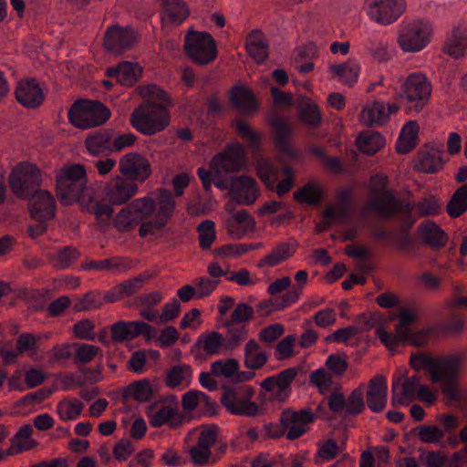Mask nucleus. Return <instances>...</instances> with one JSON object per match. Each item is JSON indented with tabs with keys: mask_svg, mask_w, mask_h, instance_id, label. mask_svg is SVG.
Instances as JSON below:
<instances>
[{
	"mask_svg": "<svg viewBox=\"0 0 467 467\" xmlns=\"http://www.w3.org/2000/svg\"><path fill=\"white\" fill-rule=\"evenodd\" d=\"M175 200L171 192L162 189L131 201L112 218L117 231L128 233L139 225L142 238L161 232L175 212Z\"/></svg>",
	"mask_w": 467,
	"mask_h": 467,
	"instance_id": "obj_1",
	"label": "nucleus"
},
{
	"mask_svg": "<svg viewBox=\"0 0 467 467\" xmlns=\"http://www.w3.org/2000/svg\"><path fill=\"white\" fill-rule=\"evenodd\" d=\"M138 91L147 101L133 110L130 117V125L143 135L162 131L171 122L168 111L171 101L166 93L153 84L140 86Z\"/></svg>",
	"mask_w": 467,
	"mask_h": 467,
	"instance_id": "obj_2",
	"label": "nucleus"
},
{
	"mask_svg": "<svg viewBox=\"0 0 467 467\" xmlns=\"http://www.w3.org/2000/svg\"><path fill=\"white\" fill-rule=\"evenodd\" d=\"M87 184V171L80 164L64 165L56 173L57 196L65 205L76 202L81 203V199L91 193L88 191Z\"/></svg>",
	"mask_w": 467,
	"mask_h": 467,
	"instance_id": "obj_3",
	"label": "nucleus"
},
{
	"mask_svg": "<svg viewBox=\"0 0 467 467\" xmlns=\"http://www.w3.org/2000/svg\"><path fill=\"white\" fill-rule=\"evenodd\" d=\"M67 115L73 126L87 130L104 124L110 117V111L99 101L81 100L71 106Z\"/></svg>",
	"mask_w": 467,
	"mask_h": 467,
	"instance_id": "obj_4",
	"label": "nucleus"
},
{
	"mask_svg": "<svg viewBox=\"0 0 467 467\" xmlns=\"http://www.w3.org/2000/svg\"><path fill=\"white\" fill-rule=\"evenodd\" d=\"M254 395L251 386L238 385L225 388L221 401L231 414L252 417L259 411L258 404L252 401Z\"/></svg>",
	"mask_w": 467,
	"mask_h": 467,
	"instance_id": "obj_5",
	"label": "nucleus"
},
{
	"mask_svg": "<svg viewBox=\"0 0 467 467\" xmlns=\"http://www.w3.org/2000/svg\"><path fill=\"white\" fill-rule=\"evenodd\" d=\"M431 35L432 27L427 22H404L400 29L398 44L405 52H419L429 44Z\"/></svg>",
	"mask_w": 467,
	"mask_h": 467,
	"instance_id": "obj_6",
	"label": "nucleus"
},
{
	"mask_svg": "<svg viewBox=\"0 0 467 467\" xmlns=\"http://www.w3.org/2000/svg\"><path fill=\"white\" fill-rule=\"evenodd\" d=\"M462 363L461 356H449V361L434 368L431 374V382H442L441 392L450 400L459 399L458 379Z\"/></svg>",
	"mask_w": 467,
	"mask_h": 467,
	"instance_id": "obj_7",
	"label": "nucleus"
},
{
	"mask_svg": "<svg viewBox=\"0 0 467 467\" xmlns=\"http://www.w3.org/2000/svg\"><path fill=\"white\" fill-rule=\"evenodd\" d=\"M184 49L187 56L198 65H208L217 57L213 37L206 32H191L185 36Z\"/></svg>",
	"mask_w": 467,
	"mask_h": 467,
	"instance_id": "obj_8",
	"label": "nucleus"
},
{
	"mask_svg": "<svg viewBox=\"0 0 467 467\" xmlns=\"http://www.w3.org/2000/svg\"><path fill=\"white\" fill-rule=\"evenodd\" d=\"M432 87L426 75L421 72L410 74L401 85L400 98L410 108L420 111L428 103Z\"/></svg>",
	"mask_w": 467,
	"mask_h": 467,
	"instance_id": "obj_9",
	"label": "nucleus"
},
{
	"mask_svg": "<svg viewBox=\"0 0 467 467\" xmlns=\"http://www.w3.org/2000/svg\"><path fill=\"white\" fill-rule=\"evenodd\" d=\"M8 183L16 197L25 199L40 185V171L34 164L20 162L11 171Z\"/></svg>",
	"mask_w": 467,
	"mask_h": 467,
	"instance_id": "obj_10",
	"label": "nucleus"
},
{
	"mask_svg": "<svg viewBox=\"0 0 467 467\" xmlns=\"http://www.w3.org/2000/svg\"><path fill=\"white\" fill-rule=\"evenodd\" d=\"M257 175L268 190L275 189L279 196L288 192L294 186V171L289 166H285L283 173L285 179L280 181L279 170L275 167L268 158H260L256 161Z\"/></svg>",
	"mask_w": 467,
	"mask_h": 467,
	"instance_id": "obj_11",
	"label": "nucleus"
},
{
	"mask_svg": "<svg viewBox=\"0 0 467 467\" xmlns=\"http://www.w3.org/2000/svg\"><path fill=\"white\" fill-rule=\"evenodd\" d=\"M246 165V154L241 143L228 145L223 151L214 155L209 164L214 176L236 172Z\"/></svg>",
	"mask_w": 467,
	"mask_h": 467,
	"instance_id": "obj_12",
	"label": "nucleus"
},
{
	"mask_svg": "<svg viewBox=\"0 0 467 467\" xmlns=\"http://www.w3.org/2000/svg\"><path fill=\"white\" fill-rule=\"evenodd\" d=\"M192 434L196 437V443L189 449L191 462L195 466H205L212 458V448L218 438V428L214 425L201 426Z\"/></svg>",
	"mask_w": 467,
	"mask_h": 467,
	"instance_id": "obj_13",
	"label": "nucleus"
},
{
	"mask_svg": "<svg viewBox=\"0 0 467 467\" xmlns=\"http://www.w3.org/2000/svg\"><path fill=\"white\" fill-rule=\"evenodd\" d=\"M413 203H407L396 197L394 192H385L381 195L373 197L362 210L365 214L368 211H373L377 214L390 218L398 214L410 216L414 210Z\"/></svg>",
	"mask_w": 467,
	"mask_h": 467,
	"instance_id": "obj_14",
	"label": "nucleus"
},
{
	"mask_svg": "<svg viewBox=\"0 0 467 467\" xmlns=\"http://www.w3.org/2000/svg\"><path fill=\"white\" fill-rule=\"evenodd\" d=\"M366 13L370 20L383 26H388L404 13L405 0H366Z\"/></svg>",
	"mask_w": 467,
	"mask_h": 467,
	"instance_id": "obj_15",
	"label": "nucleus"
},
{
	"mask_svg": "<svg viewBox=\"0 0 467 467\" xmlns=\"http://www.w3.org/2000/svg\"><path fill=\"white\" fill-rule=\"evenodd\" d=\"M146 415L150 425L160 428L163 425L172 426L178 420L179 403L175 396L170 395L149 405Z\"/></svg>",
	"mask_w": 467,
	"mask_h": 467,
	"instance_id": "obj_16",
	"label": "nucleus"
},
{
	"mask_svg": "<svg viewBox=\"0 0 467 467\" xmlns=\"http://www.w3.org/2000/svg\"><path fill=\"white\" fill-rule=\"evenodd\" d=\"M416 315L409 310H401L395 334L392 335L380 327L376 330V336L389 350H393L400 344L409 343L412 331L410 326L416 321Z\"/></svg>",
	"mask_w": 467,
	"mask_h": 467,
	"instance_id": "obj_17",
	"label": "nucleus"
},
{
	"mask_svg": "<svg viewBox=\"0 0 467 467\" xmlns=\"http://www.w3.org/2000/svg\"><path fill=\"white\" fill-rule=\"evenodd\" d=\"M119 171L132 182H144L151 175V164L147 157L138 152H129L120 157Z\"/></svg>",
	"mask_w": 467,
	"mask_h": 467,
	"instance_id": "obj_18",
	"label": "nucleus"
},
{
	"mask_svg": "<svg viewBox=\"0 0 467 467\" xmlns=\"http://www.w3.org/2000/svg\"><path fill=\"white\" fill-rule=\"evenodd\" d=\"M139 192L136 182L117 175L109 181L104 189V199L111 205H122L131 200Z\"/></svg>",
	"mask_w": 467,
	"mask_h": 467,
	"instance_id": "obj_19",
	"label": "nucleus"
},
{
	"mask_svg": "<svg viewBox=\"0 0 467 467\" xmlns=\"http://www.w3.org/2000/svg\"><path fill=\"white\" fill-rule=\"evenodd\" d=\"M298 374V368H288L261 382V388L275 400L285 401L290 395L291 384Z\"/></svg>",
	"mask_w": 467,
	"mask_h": 467,
	"instance_id": "obj_20",
	"label": "nucleus"
},
{
	"mask_svg": "<svg viewBox=\"0 0 467 467\" xmlns=\"http://www.w3.org/2000/svg\"><path fill=\"white\" fill-rule=\"evenodd\" d=\"M316 419L311 409L306 408L299 411L286 410L281 415V421L286 432L288 440H296L305 434L307 425Z\"/></svg>",
	"mask_w": 467,
	"mask_h": 467,
	"instance_id": "obj_21",
	"label": "nucleus"
},
{
	"mask_svg": "<svg viewBox=\"0 0 467 467\" xmlns=\"http://www.w3.org/2000/svg\"><path fill=\"white\" fill-rule=\"evenodd\" d=\"M137 41V35L130 27H121L118 25L109 26L104 37V46L115 54H121L130 48Z\"/></svg>",
	"mask_w": 467,
	"mask_h": 467,
	"instance_id": "obj_22",
	"label": "nucleus"
},
{
	"mask_svg": "<svg viewBox=\"0 0 467 467\" xmlns=\"http://www.w3.org/2000/svg\"><path fill=\"white\" fill-rule=\"evenodd\" d=\"M229 194L238 204L250 205L256 201L260 192L254 179L248 176H239L232 179Z\"/></svg>",
	"mask_w": 467,
	"mask_h": 467,
	"instance_id": "obj_23",
	"label": "nucleus"
},
{
	"mask_svg": "<svg viewBox=\"0 0 467 467\" xmlns=\"http://www.w3.org/2000/svg\"><path fill=\"white\" fill-rule=\"evenodd\" d=\"M350 197L349 190H342L337 195V202L325 208L323 219L326 226L345 223L348 221L352 210Z\"/></svg>",
	"mask_w": 467,
	"mask_h": 467,
	"instance_id": "obj_24",
	"label": "nucleus"
},
{
	"mask_svg": "<svg viewBox=\"0 0 467 467\" xmlns=\"http://www.w3.org/2000/svg\"><path fill=\"white\" fill-rule=\"evenodd\" d=\"M420 381L419 376L400 377L392 381L391 404L392 406H408L416 398V390Z\"/></svg>",
	"mask_w": 467,
	"mask_h": 467,
	"instance_id": "obj_25",
	"label": "nucleus"
},
{
	"mask_svg": "<svg viewBox=\"0 0 467 467\" xmlns=\"http://www.w3.org/2000/svg\"><path fill=\"white\" fill-rule=\"evenodd\" d=\"M155 334L154 327L142 321H119L111 327L112 339L117 342L130 340L139 335L150 338Z\"/></svg>",
	"mask_w": 467,
	"mask_h": 467,
	"instance_id": "obj_26",
	"label": "nucleus"
},
{
	"mask_svg": "<svg viewBox=\"0 0 467 467\" xmlns=\"http://www.w3.org/2000/svg\"><path fill=\"white\" fill-rule=\"evenodd\" d=\"M32 218L38 222L51 220L56 214V202L53 195L45 190L36 191L29 202Z\"/></svg>",
	"mask_w": 467,
	"mask_h": 467,
	"instance_id": "obj_27",
	"label": "nucleus"
},
{
	"mask_svg": "<svg viewBox=\"0 0 467 467\" xmlns=\"http://www.w3.org/2000/svg\"><path fill=\"white\" fill-rule=\"evenodd\" d=\"M399 108L395 104L385 105L379 101H372L366 104L359 115L361 124L372 127L374 125L381 126L387 122L389 116L398 111Z\"/></svg>",
	"mask_w": 467,
	"mask_h": 467,
	"instance_id": "obj_28",
	"label": "nucleus"
},
{
	"mask_svg": "<svg viewBox=\"0 0 467 467\" xmlns=\"http://www.w3.org/2000/svg\"><path fill=\"white\" fill-rule=\"evenodd\" d=\"M387 400V379L382 375H376L368 382L367 405L372 412L379 413L386 408Z\"/></svg>",
	"mask_w": 467,
	"mask_h": 467,
	"instance_id": "obj_29",
	"label": "nucleus"
},
{
	"mask_svg": "<svg viewBox=\"0 0 467 467\" xmlns=\"http://www.w3.org/2000/svg\"><path fill=\"white\" fill-rule=\"evenodd\" d=\"M255 225L254 217L245 210L232 213L225 221L226 232L234 239H241L253 233Z\"/></svg>",
	"mask_w": 467,
	"mask_h": 467,
	"instance_id": "obj_30",
	"label": "nucleus"
},
{
	"mask_svg": "<svg viewBox=\"0 0 467 467\" xmlns=\"http://www.w3.org/2000/svg\"><path fill=\"white\" fill-rule=\"evenodd\" d=\"M16 100L26 108L35 109L44 100V93L39 84L34 79L20 81L16 88Z\"/></svg>",
	"mask_w": 467,
	"mask_h": 467,
	"instance_id": "obj_31",
	"label": "nucleus"
},
{
	"mask_svg": "<svg viewBox=\"0 0 467 467\" xmlns=\"http://www.w3.org/2000/svg\"><path fill=\"white\" fill-rule=\"evenodd\" d=\"M81 207L87 213L93 214L101 229L109 225V221L112 219L114 209L110 203H102L96 200L93 192L88 196H84L81 199Z\"/></svg>",
	"mask_w": 467,
	"mask_h": 467,
	"instance_id": "obj_32",
	"label": "nucleus"
},
{
	"mask_svg": "<svg viewBox=\"0 0 467 467\" xmlns=\"http://www.w3.org/2000/svg\"><path fill=\"white\" fill-rule=\"evenodd\" d=\"M297 245L294 243H279L269 253L263 256L257 263L259 269H267L280 265L291 258Z\"/></svg>",
	"mask_w": 467,
	"mask_h": 467,
	"instance_id": "obj_33",
	"label": "nucleus"
},
{
	"mask_svg": "<svg viewBox=\"0 0 467 467\" xmlns=\"http://www.w3.org/2000/svg\"><path fill=\"white\" fill-rule=\"evenodd\" d=\"M142 73L141 67L137 63L123 61L116 67H109L107 69V76L115 78L117 81L125 87L134 85Z\"/></svg>",
	"mask_w": 467,
	"mask_h": 467,
	"instance_id": "obj_34",
	"label": "nucleus"
},
{
	"mask_svg": "<svg viewBox=\"0 0 467 467\" xmlns=\"http://www.w3.org/2000/svg\"><path fill=\"white\" fill-rule=\"evenodd\" d=\"M230 100L234 109L246 115L254 114L259 108L254 95L244 87L233 88Z\"/></svg>",
	"mask_w": 467,
	"mask_h": 467,
	"instance_id": "obj_35",
	"label": "nucleus"
},
{
	"mask_svg": "<svg viewBox=\"0 0 467 467\" xmlns=\"http://www.w3.org/2000/svg\"><path fill=\"white\" fill-rule=\"evenodd\" d=\"M33 427L30 424L22 426L11 439V445L6 455H16L34 449L37 442L32 438Z\"/></svg>",
	"mask_w": 467,
	"mask_h": 467,
	"instance_id": "obj_36",
	"label": "nucleus"
},
{
	"mask_svg": "<svg viewBox=\"0 0 467 467\" xmlns=\"http://www.w3.org/2000/svg\"><path fill=\"white\" fill-rule=\"evenodd\" d=\"M443 164L442 151L431 148L419 152L416 169L425 173H435L442 169Z\"/></svg>",
	"mask_w": 467,
	"mask_h": 467,
	"instance_id": "obj_37",
	"label": "nucleus"
},
{
	"mask_svg": "<svg viewBox=\"0 0 467 467\" xmlns=\"http://www.w3.org/2000/svg\"><path fill=\"white\" fill-rule=\"evenodd\" d=\"M246 51L256 62L262 63L268 57V45L265 36L260 30H253L246 37Z\"/></svg>",
	"mask_w": 467,
	"mask_h": 467,
	"instance_id": "obj_38",
	"label": "nucleus"
},
{
	"mask_svg": "<svg viewBox=\"0 0 467 467\" xmlns=\"http://www.w3.org/2000/svg\"><path fill=\"white\" fill-rule=\"evenodd\" d=\"M271 123L275 131L274 142L277 150L283 154L294 157L295 151L288 140L291 134L289 123L282 118H275L272 119Z\"/></svg>",
	"mask_w": 467,
	"mask_h": 467,
	"instance_id": "obj_39",
	"label": "nucleus"
},
{
	"mask_svg": "<svg viewBox=\"0 0 467 467\" xmlns=\"http://www.w3.org/2000/svg\"><path fill=\"white\" fill-rule=\"evenodd\" d=\"M161 5L162 18L173 24H182L189 16V9L182 0H157Z\"/></svg>",
	"mask_w": 467,
	"mask_h": 467,
	"instance_id": "obj_40",
	"label": "nucleus"
},
{
	"mask_svg": "<svg viewBox=\"0 0 467 467\" xmlns=\"http://www.w3.org/2000/svg\"><path fill=\"white\" fill-rule=\"evenodd\" d=\"M267 360V353L254 339H250L245 344L244 349V364L245 368L257 370L262 368Z\"/></svg>",
	"mask_w": 467,
	"mask_h": 467,
	"instance_id": "obj_41",
	"label": "nucleus"
},
{
	"mask_svg": "<svg viewBox=\"0 0 467 467\" xmlns=\"http://www.w3.org/2000/svg\"><path fill=\"white\" fill-rule=\"evenodd\" d=\"M157 392V388L148 379H142L130 383L124 389L123 396L139 402L149 401Z\"/></svg>",
	"mask_w": 467,
	"mask_h": 467,
	"instance_id": "obj_42",
	"label": "nucleus"
},
{
	"mask_svg": "<svg viewBox=\"0 0 467 467\" xmlns=\"http://www.w3.org/2000/svg\"><path fill=\"white\" fill-rule=\"evenodd\" d=\"M192 379L191 366L181 364L171 367L166 373L165 383L171 389H185L190 386Z\"/></svg>",
	"mask_w": 467,
	"mask_h": 467,
	"instance_id": "obj_43",
	"label": "nucleus"
},
{
	"mask_svg": "<svg viewBox=\"0 0 467 467\" xmlns=\"http://www.w3.org/2000/svg\"><path fill=\"white\" fill-rule=\"evenodd\" d=\"M85 146L93 156L111 152V132L108 130L97 131L86 139Z\"/></svg>",
	"mask_w": 467,
	"mask_h": 467,
	"instance_id": "obj_44",
	"label": "nucleus"
},
{
	"mask_svg": "<svg viewBox=\"0 0 467 467\" xmlns=\"http://www.w3.org/2000/svg\"><path fill=\"white\" fill-rule=\"evenodd\" d=\"M418 231L422 240L432 247L441 248L447 243L446 234L433 222H423Z\"/></svg>",
	"mask_w": 467,
	"mask_h": 467,
	"instance_id": "obj_45",
	"label": "nucleus"
},
{
	"mask_svg": "<svg viewBox=\"0 0 467 467\" xmlns=\"http://www.w3.org/2000/svg\"><path fill=\"white\" fill-rule=\"evenodd\" d=\"M84 408V403L78 398L67 397L57 404L56 411L62 421H72L81 416Z\"/></svg>",
	"mask_w": 467,
	"mask_h": 467,
	"instance_id": "obj_46",
	"label": "nucleus"
},
{
	"mask_svg": "<svg viewBox=\"0 0 467 467\" xmlns=\"http://www.w3.org/2000/svg\"><path fill=\"white\" fill-rule=\"evenodd\" d=\"M359 71L360 67L354 60L330 67L332 76L348 87H352L358 81Z\"/></svg>",
	"mask_w": 467,
	"mask_h": 467,
	"instance_id": "obj_47",
	"label": "nucleus"
},
{
	"mask_svg": "<svg viewBox=\"0 0 467 467\" xmlns=\"http://www.w3.org/2000/svg\"><path fill=\"white\" fill-rule=\"evenodd\" d=\"M418 131L419 126L416 121H409L404 125L396 142L399 153L406 154L416 147Z\"/></svg>",
	"mask_w": 467,
	"mask_h": 467,
	"instance_id": "obj_48",
	"label": "nucleus"
},
{
	"mask_svg": "<svg viewBox=\"0 0 467 467\" xmlns=\"http://www.w3.org/2000/svg\"><path fill=\"white\" fill-rule=\"evenodd\" d=\"M358 150L368 155H374L385 145L384 138L376 131H364L357 138Z\"/></svg>",
	"mask_w": 467,
	"mask_h": 467,
	"instance_id": "obj_49",
	"label": "nucleus"
},
{
	"mask_svg": "<svg viewBox=\"0 0 467 467\" xmlns=\"http://www.w3.org/2000/svg\"><path fill=\"white\" fill-rule=\"evenodd\" d=\"M224 327L227 329L224 339V349L234 350L240 347L248 336V327L246 325L233 324L225 322Z\"/></svg>",
	"mask_w": 467,
	"mask_h": 467,
	"instance_id": "obj_50",
	"label": "nucleus"
},
{
	"mask_svg": "<svg viewBox=\"0 0 467 467\" xmlns=\"http://www.w3.org/2000/svg\"><path fill=\"white\" fill-rule=\"evenodd\" d=\"M143 279L137 277L134 279L127 280L116 285L111 291L105 295L106 302H116L135 294L142 285Z\"/></svg>",
	"mask_w": 467,
	"mask_h": 467,
	"instance_id": "obj_51",
	"label": "nucleus"
},
{
	"mask_svg": "<svg viewBox=\"0 0 467 467\" xmlns=\"http://www.w3.org/2000/svg\"><path fill=\"white\" fill-rule=\"evenodd\" d=\"M236 132L238 135L247 140L249 148L253 153H257L261 150V144L263 140L262 132L252 129V127L244 120L238 119L235 123Z\"/></svg>",
	"mask_w": 467,
	"mask_h": 467,
	"instance_id": "obj_52",
	"label": "nucleus"
},
{
	"mask_svg": "<svg viewBox=\"0 0 467 467\" xmlns=\"http://www.w3.org/2000/svg\"><path fill=\"white\" fill-rule=\"evenodd\" d=\"M301 296L300 288H291L288 292L283 295L280 300L269 299L262 302L259 308L265 310V314H269L275 310L283 309L298 301Z\"/></svg>",
	"mask_w": 467,
	"mask_h": 467,
	"instance_id": "obj_53",
	"label": "nucleus"
},
{
	"mask_svg": "<svg viewBox=\"0 0 467 467\" xmlns=\"http://www.w3.org/2000/svg\"><path fill=\"white\" fill-rule=\"evenodd\" d=\"M198 346L208 355H217L224 348V339L219 332H206L199 337Z\"/></svg>",
	"mask_w": 467,
	"mask_h": 467,
	"instance_id": "obj_54",
	"label": "nucleus"
},
{
	"mask_svg": "<svg viewBox=\"0 0 467 467\" xmlns=\"http://www.w3.org/2000/svg\"><path fill=\"white\" fill-rule=\"evenodd\" d=\"M83 270L119 272L129 268V264L119 257H112L99 261H89L82 265Z\"/></svg>",
	"mask_w": 467,
	"mask_h": 467,
	"instance_id": "obj_55",
	"label": "nucleus"
},
{
	"mask_svg": "<svg viewBox=\"0 0 467 467\" xmlns=\"http://www.w3.org/2000/svg\"><path fill=\"white\" fill-rule=\"evenodd\" d=\"M373 327V323L371 320L368 319L364 322L362 327H358L357 326H351L348 327H343L337 329L332 334L328 335L326 337L327 342H336V343H346L351 337H355L358 333L362 331H366L370 329Z\"/></svg>",
	"mask_w": 467,
	"mask_h": 467,
	"instance_id": "obj_56",
	"label": "nucleus"
},
{
	"mask_svg": "<svg viewBox=\"0 0 467 467\" xmlns=\"http://www.w3.org/2000/svg\"><path fill=\"white\" fill-rule=\"evenodd\" d=\"M80 256L79 251L73 246H65L52 257L53 266L57 269H67L73 265Z\"/></svg>",
	"mask_w": 467,
	"mask_h": 467,
	"instance_id": "obj_57",
	"label": "nucleus"
},
{
	"mask_svg": "<svg viewBox=\"0 0 467 467\" xmlns=\"http://www.w3.org/2000/svg\"><path fill=\"white\" fill-rule=\"evenodd\" d=\"M467 211V183L460 187L447 204V213L452 218L462 215Z\"/></svg>",
	"mask_w": 467,
	"mask_h": 467,
	"instance_id": "obj_58",
	"label": "nucleus"
},
{
	"mask_svg": "<svg viewBox=\"0 0 467 467\" xmlns=\"http://www.w3.org/2000/svg\"><path fill=\"white\" fill-rule=\"evenodd\" d=\"M449 361V357L434 358L429 355L419 354L413 355L410 357V366L417 371L421 370L424 368H428L430 379L431 380V374L433 372L434 368L447 363Z\"/></svg>",
	"mask_w": 467,
	"mask_h": 467,
	"instance_id": "obj_59",
	"label": "nucleus"
},
{
	"mask_svg": "<svg viewBox=\"0 0 467 467\" xmlns=\"http://www.w3.org/2000/svg\"><path fill=\"white\" fill-rule=\"evenodd\" d=\"M239 363L234 358L216 360L211 364L210 372L215 377L232 378L238 373Z\"/></svg>",
	"mask_w": 467,
	"mask_h": 467,
	"instance_id": "obj_60",
	"label": "nucleus"
},
{
	"mask_svg": "<svg viewBox=\"0 0 467 467\" xmlns=\"http://www.w3.org/2000/svg\"><path fill=\"white\" fill-rule=\"evenodd\" d=\"M294 198L298 202L315 205L322 198V190L317 185L308 183L295 192Z\"/></svg>",
	"mask_w": 467,
	"mask_h": 467,
	"instance_id": "obj_61",
	"label": "nucleus"
},
{
	"mask_svg": "<svg viewBox=\"0 0 467 467\" xmlns=\"http://www.w3.org/2000/svg\"><path fill=\"white\" fill-rule=\"evenodd\" d=\"M299 118L307 125L317 126L321 121L318 107L309 99L303 100L299 106Z\"/></svg>",
	"mask_w": 467,
	"mask_h": 467,
	"instance_id": "obj_62",
	"label": "nucleus"
},
{
	"mask_svg": "<svg viewBox=\"0 0 467 467\" xmlns=\"http://www.w3.org/2000/svg\"><path fill=\"white\" fill-rule=\"evenodd\" d=\"M410 203H413L415 205L410 217H412L413 215H417L418 217L436 215L441 211V204L439 201L432 196L424 198L418 202H410Z\"/></svg>",
	"mask_w": 467,
	"mask_h": 467,
	"instance_id": "obj_63",
	"label": "nucleus"
},
{
	"mask_svg": "<svg viewBox=\"0 0 467 467\" xmlns=\"http://www.w3.org/2000/svg\"><path fill=\"white\" fill-rule=\"evenodd\" d=\"M105 301V296H102L98 292L88 293L76 300L74 309L78 312L97 309L99 308Z\"/></svg>",
	"mask_w": 467,
	"mask_h": 467,
	"instance_id": "obj_64",
	"label": "nucleus"
}]
</instances>
